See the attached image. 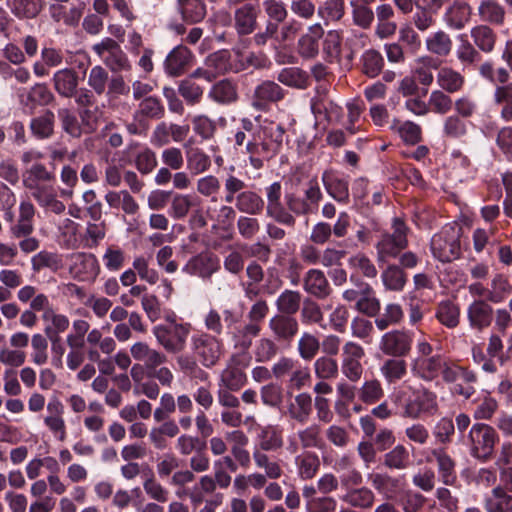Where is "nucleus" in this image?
Segmentation results:
<instances>
[{"label":"nucleus","mask_w":512,"mask_h":512,"mask_svg":"<svg viewBox=\"0 0 512 512\" xmlns=\"http://www.w3.org/2000/svg\"><path fill=\"white\" fill-rule=\"evenodd\" d=\"M129 352L134 361L140 364H144L146 370H155V368L164 365L167 361V355L150 346L145 341L134 342Z\"/></svg>","instance_id":"17"},{"label":"nucleus","mask_w":512,"mask_h":512,"mask_svg":"<svg viewBox=\"0 0 512 512\" xmlns=\"http://www.w3.org/2000/svg\"><path fill=\"white\" fill-rule=\"evenodd\" d=\"M268 327L275 340L290 344L299 332V322L294 316L276 314L270 318Z\"/></svg>","instance_id":"18"},{"label":"nucleus","mask_w":512,"mask_h":512,"mask_svg":"<svg viewBox=\"0 0 512 512\" xmlns=\"http://www.w3.org/2000/svg\"><path fill=\"white\" fill-rule=\"evenodd\" d=\"M143 474V489L147 496L159 503L168 501L169 491L155 478V474L149 467Z\"/></svg>","instance_id":"51"},{"label":"nucleus","mask_w":512,"mask_h":512,"mask_svg":"<svg viewBox=\"0 0 512 512\" xmlns=\"http://www.w3.org/2000/svg\"><path fill=\"white\" fill-rule=\"evenodd\" d=\"M311 111L319 122L341 123L343 108L329 97L328 89L320 86L311 99Z\"/></svg>","instance_id":"10"},{"label":"nucleus","mask_w":512,"mask_h":512,"mask_svg":"<svg viewBox=\"0 0 512 512\" xmlns=\"http://www.w3.org/2000/svg\"><path fill=\"white\" fill-rule=\"evenodd\" d=\"M302 294L299 291L285 289L275 301L278 314L294 316L302 305Z\"/></svg>","instance_id":"47"},{"label":"nucleus","mask_w":512,"mask_h":512,"mask_svg":"<svg viewBox=\"0 0 512 512\" xmlns=\"http://www.w3.org/2000/svg\"><path fill=\"white\" fill-rule=\"evenodd\" d=\"M7 6L18 19H33L42 9L37 0H8Z\"/></svg>","instance_id":"55"},{"label":"nucleus","mask_w":512,"mask_h":512,"mask_svg":"<svg viewBox=\"0 0 512 512\" xmlns=\"http://www.w3.org/2000/svg\"><path fill=\"white\" fill-rule=\"evenodd\" d=\"M220 269L218 257L211 252H201L191 257L183 266L182 271L190 276L210 279Z\"/></svg>","instance_id":"15"},{"label":"nucleus","mask_w":512,"mask_h":512,"mask_svg":"<svg viewBox=\"0 0 512 512\" xmlns=\"http://www.w3.org/2000/svg\"><path fill=\"white\" fill-rule=\"evenodd\" d=\"M443 19L449 28L453 30L463 29L470 20L468 4L453 3L446 9Z\"/></svg>","instance_id":"40"},{"label":"nucleus","mask_w":512,"mask_h":512,"mask_svg":"<svg viewBox=\"0 0 512 512\" xmlns=\"http://www.w3.org/2000/svg\"><path fill=\"white\" fill-rule=\"evenodd\" d=\"M265 202L255 191L246 190L236 198V209L247 215H259L263 212Z\"/></svg>","instance_id":"41"},{"label":"nucleus","mask_w":512,"mask_h":512,"mask_svg":"<svg viewBox=\"0 0 512 512\" xmlns=\"http://www.w3.org/2000/svg\"><path fill=\"white\" fill-rule=\"evenodd\" d=\"M441 354L424 359H411L410 370L412 374L426 382H431L440 376V369L444 360Z\"/></svg>","instance_id":"21"},{"label":"nucleus","mask_w":512,"mask_h":512,"mask_svg":"<svg viewBox=\"0 0 512 512\" xmlns=\"http://www.w3.org/2000/svg\"><path fill=\"white\" fill-rule=\"evenodd\" d=\"M431 455L436 460L441 481L448 486L455 485L457 482L455 460L443 448L432 450Z\"/></svg>","instance_id":"29"},{"label":"nucleus","mask_w":512,"mask_h":512,"mask_svg":"<svg viewBox=\"0 0 512 512\" xmlns=\"http://www.w3.org/2000/svg\"><path fill=\"white\" fill-rule=\"evenodd\" d=\"M191 61V51L183 45H178L167 55L164 68L168 75L178 77L190 67Z\"/></svg>","instance_id":"23"},{"label":"nucleus","mask_w":512,"mask_h":512,"mask_svg":"<svg viewBox=\"0 0 512 512\" xmlns=\"http://www.w3.org/2000/svg\"><path fill=\"white\" fill-rule=\"evenodd\" d=\"M462 229L456 225H445L438 233L434 234L430 249L435 259L446 263L454 261L461 256Z\"/></svg>","instance_id":"4"},{"label":"nucleus","mask_w":512,"mask_h":512,"mask_svg":"<svg viewBox=\"0 0 512 512\" xmlns=\"http://www.w3.org/2000/svg\"><path fill=\"white\" fill-rule=\"evenodd\" d=\"M425 47L432 55L447 57L452 51L453 42L447 32L438 30L425 39Z\"/></svg>","instance_id":"38"},{"label":"nucleus","mask_w":512,"mask_h":512,"mask_svg":"<svg viewBox=\"0 0 512 512\" xmlns=\"http://www.w3.org/2000/svg\"><path fill=\"white\" fill-rule=\"evenodd\" d=\"M297 475L302 480H310L316 476L320 469L319 456L312 451H303L294 459Z\"/></svg>","instance_id":"34"},{"label":"nucleus","mask_w":512,"mask_h":512,"mask_svg":"<svg viewBox=\"0 0 512 512\" xmlns=\"http://www.w3.org/2000/svg\"><path fill=\"white\" fill-rule=\"evenodd\" d=\"M499 440V434L493 426L479 422L471 426L464 441L470 456L486 463L494 457Z\"/></svg>","instance_id":"3"},{"label":"nucleus","mask_w":512,"mask_h":512,"mask_svg":"<svg viewBox=\"0 0 512 512\" xmlns=\"http://www.w3.org/2000/svg\"><path fill=\"white\" fill-rule=\"evenodd\" d=\"M261 324L250 321L233 335L234 346L241 351H247L255 337L261 333Z\"/></svg>","instance_id":"56"},{"label":"nucleus","mask_w":512,"mask_h":512,"mask_svg":"<svg viewBox=\"0 0 512 512\" xmlns=\"http://www.w3.org/2000/svg\"><path fill=\"white\" fill-rule=\"evenodd\" d=\"M179 11L184 21L197 23L206 15V5L202 0H178Z\"/></svg>","instance_id":"60"},{"label":"nucleus","mask_w":512,"mask_h":512,"mask_svg":"<svg viewBox=\"0 0 512 512\" xmlns=\"http://www.w3.org/2000/svg\"><path fill=\"white\" fill-rule=\"evenodd\" d=\"M299 443L304 451L308 449H321L325 445L322 437V429L319 424L313 423L297 431Z\"/></svg>","instance_id":"50"},{"label":"nucleus","mask_w":512,"mask_h":512,"mask_svg":"<svg viewBox=\"0 0 512 512\" xmlns=\"http://www.w3.org/2000/svg\"><path fill=\"white\" fill-rule=\"evenodd\" d=\"M52 84L59 96L72 98L79 85L78 73L73 68L60 69L53 74Z\"/></svg>","instance_id":"26"},{"label":"nucleus","mask_w":512,"mask_h":512,"mask_svg":"<svg viewBox=\"0 0 512 512\" xmlns=\"http://www.w3.org/2000/svg\"><path fill=\"white\" fill-rule=\"evenodd\" d=\"M49 12L55 22H62L71 27L76 26L82 17V9L75 5L67 7L63 4H52Z\"/></svg>","instance_id":"48"},{"label":"nucleus","mask_w":512,"mask_h":512,"mask_svg":"<svg viewBox=\"0 0 512 512\" xmlns=\"http://www.w3.org/2000/svg\"><path fill=\"white\" fill-rule=\"evenodd\" d=\"M406 392L400 390L395 395V403L401 406V416L413 420L422 416H433L439 410L437 395L426 387L412 389V394L405 398Z\"/></svg>","instance_id":"2"},{"label":"nucleus","mask_w":512,"mask_h":512,"mask_svg":"<svg viewBox=\"0 0 512 512\" xmlns=\"http://www.w3.org/2000/svg\"><path fill=\"white\" fill-rule=\"evenodd\" d=\"M134 113L146 120L161 119L165 115V107L159 98L147 96L142 99Z\"/></svg>","instance_id":"59"},{"label":"nucleus","mask_w":512,"mask_h":512,"mask_svg":"<svg viewBox=\"0 0 512 512\" xmlns=\"http://www.w3.org/2000/svg\"><path fill=\"white\" fill-rule=\"evenodd\" d=\"M419 66L414 70V75L423 86H430L434 81L432 70H438L440 63L431 56H422L417 59Z\"/></svg>","instance_id":"61"},{"label":"nucleus","mask_w":512,"mask_h":512,"mask_svg":"<svg viewBox=\"0 0 512 512\" xmlns=\"http://www.w3.org/2000/svg\"><path fill=\"white\" fill-rule=\"evenodd\" d=\"M389 128L392 132L397 133L405 144L416 145L422 140V129L413 121H401L394 118Z\"/></svg>","instance_id":"35"},{"label":"nucleus","mask_w":512,"mask_h":512,"mask_svg":"<svg viewBox=\"0 0 512 512\" xmlns=\"http://www.w3.org/2000/svg\"><path fill=\"white\" fill-rule=\"evenodd\" d=\"M248 366V361L239 355H233L221 372L219 386L229 388L233 391H239L247 382V376L244 368Z\"/></svg>","instance_id":"16"},{"label":"nucleus","mask_w":512,"mask_h":512,"mask_svg":"<svg viewBox=\"0 0 512 512\" xmlns=\"http://www.w3.org/2000/svg\"><path fill=\"white\" fill-rule=\"evenodd\" d=\"M436 82L439 89L449 94H455L463 90L466 79L461 72L450 66H439Z\"/></svg>","instance_id":"28"},{"label":"nucleus","mask_w":512,"mask_h":512,"mask_svg":"<svg viewBox=\"0 0 512 512\" xmlns=\"http://www.w3.org/2000/svg\"><path fill=\"white\" fill-rule=\"evenodd\" d=\"M321 179L329 196L338 203H349L350 193L348 180L338 177L332 171H324Z\"/></svg>","instance_id":"25"},{"label":"nucleus","mask_w":512,"mask_h":512,"mask_svg":"<svg viewBox=\"0 0 512 512\" xmlns=\"http://www.w3.org/2000/svg\"><path fill=\"white\" fill-rule=\"evenodd\" d=\"M101 272L97 257L92 253L77 252L70 257L69 273L73 279L92 283Z\"/></svg>","instance_id":"12"},{"label":"nucleus","mask_w":512,"mask_h":512,"mask_svg":"<svg viewBox=\"0 0 512 512\" xmlns=\"http://www.w3.org/2000/svg\"><path fill=\"white\" fill-rule=\"evenodd\" d=\"M186 154L187 169L198 175L208 171L212 165L211 158L201 148L184 145Z\"/></svg>","instance_id":"39"},{"label":"nucleus","mask_w":512,"mask_h":512,"mask_svg":"<svg viewBox=\"0 0 512 512\" xmlns=\"http://www.w3.org/2000/svg\"><path fill=\"white\" fill-rule=\"evenodd\" d=\"M435 318L446 328L454 329L460 323V307L451 300L441 301L436 307Z\"/></svg>","instance_id":"45"},{"label":"nucleus","mask_w":512,"mask_h":512,"mask_svg":"<svg viewBox=\"0 0 512 512\" xmlns=\"http://www.w3.org/2000/svg\"><path fill=\"white\" fill-rule=\"evenodd\" d=\"M380 373L387 384H396L407 375V362L403 357H389L381 364Z\"/></svg>","instance_id":"36"},{"label":"nucleus","mask_w":512,"mask_h":512,"mask_svg":"<svg viewBox=\"0 0 512 512\" xmlns=\"http://www.w3.org/2000/svg\"><path fill=\"white\" fill-rule=\"evenodd\" d=\"M413 336L408 330L386 332L380 339L379 350L389 357H405L412 349Z\"/></svg>","instance_id":"13"},{"label":"nucleus","mask_w":512,"mask_h":512,"mask_svg":"<svg viewBox=\"0 0 512 512\" xmlns=\"http://www.w3.org/2000/svg\"><path fill=\"white\" fill-rule=\"evenodd\" d=\"M364 348L357 342L347 341L342 347L341 372L351 383L358 382L364 373Z\"/></svg>","instance_id":"11"},{"label":"nucleus","mask_w":512,"mask_h":512,"mask_svg":"<svg viewBox=\"0 0 512 512\" xmlns=\"http://www.w3.org/2000/svg\"><path fill=\"white\" fill-rule=\"evenodd\" d=\"M266 452L267 451H262L261 449H254L252 458L255 466L258 469H263L264 473L268 474L270 477V480H277L283 475V470L280 464L272 460Z\"/></svg>","instance_id":"62"},{"label":"nucleus","mask_w":512,"mask_h":512,"mask_svg":"<svg viewBox=\"0 0 512 512\" xmlns=\"http://www.w3.org/2000/svg\"><path fill=\"white\" fill-rule=\"evenodd\" d=\"M456 58L464 66H473L481 60V54L466 34L457 36Z\"/></svg>","instance_id":"42"},{"label":"nucleus","mask_w":512,"mask_h":512,"mask_svg":"<svg viewBox=\"0 0 512 512\" xmlns=\"http://www.w3.org/2000/svg\"><path fill=\"white\" fill-rule=\"evenodd\" d=\"M324 36V29L320 23L310 25L307 32L302 34L297 42L298 54L307 60L319 54V40Z\"/></svg>","instance_id":"20"},{"label":"nucleus","mask_w":512,"mask_h":512,"mask_svg":"<svg viewBox=\"0 0 512 512\" xmlns=\"http://www.w3.org/2000/svg\"><path fill=\"white\" fill-rule=\"evenodd\" d=\"M208 97L221 105H229L235 103L238 98V85L231 79H222L213 84Z\"/></svg>","instance_id":"30"},{"label":"nucleus","mask_w":512,"mask_h":512,"mask_svg":"<svg viewBox=\"0 0 512 512\" xmlns=\"http://www.w3.org/2000/svg\"><path fill=\"white\" fill-rule=\"evenodd\" d=\"M31 267L34 272H40L43 269L57 272L63 267L62 256L57 252L42 250L31 258Z\"/></svg>","instance_id":"49"},{"label":"nucleus","mask_w":512,"mask_h":512,"mask_svg":"<svg viewBox=\"0 0 512 512\" xmlns=\"http://www.w3.org/2000/svg\"><path fill=\"white\" fill-rule=\"evenodd\" d=\"M405 248V245L392 238L390 233L385 232L376 244L378 260L385 261L387 258H395Z\"/></svg>","instance_id":"64"},{"label":"nucleus","mask_w":512,"mask_h":512,"mask_svg":"<svg viewBox=\"0 0 512 512\" xmlns=\"http://www.w3.org/2000/svg\"><path fill=\"white\" fill-rule=\"evenodd\" d=\"M256 439L262 451H278L283 447V431L276 425L259 426Z\"/></svg>","instance_id":"32"},{"label":"nucleus","mask_w":512,"mask_h":512,"mask_svg":"<svg viewBox=\"0 0 512 512\" xmlns=\"http://www.w3.org/2000/svg\"><path fill=\"white\" fill-rule=\"evenodd\" d=\"M469 325L479 331L489 327L493 319V308L484 299L474 300L467 308Z\"/></svg>","instance_id":"22"},{"label":"nucleus","mask_w":512,"mask_h":512,"mask_svg":"<svg viewBox=\"0 0 512 512\" xmlns=\"http://www.w3.org/2000/svg\"><path fill=\"white\" fill-rule=\"evenodd\" d=\"M384 397V389L381 382L372 378L365 380L360 387H358V399L366 405H373L379 402Z\"/></svg>","instance_id":"53"},{"label":"nucleus","mask_w":512,"mask_h":512,"mask_svg":"<svg viewBox=\"0 0 512 512\" xmlns=\"http://www.w3.org/2000/svg\"><path fill=\"white\" fill-rule=\"evenodd\" d=\"M92 51L112 72H127L132 68L127 54L120 44L111 37H105L92 46Z\"/></svg>","instance_id":"8"},{"label":"nucleus","mask_w":512,"mask_h":512,"mask_svg":"<svg viewBox=\"0 0 512 512\" xmlns=\"http://www.w3.org/2000/svg\"><path fill=\"white\" fill-rule=\"evenodd\" d=\"M54 100V94L45 83H36L20 95V103L30 114L34 113L37 107L48 106Z\"/></svg>","instance_id":"19"},{"label":"nucleus","mask_w":512,"mask_h":512,"mask_svg":"<svg viewBox=\"0 0 512 512\" xmlns=\"http://www.w3.org/2000/svg\"><path fill=\"white\" fill-rule=\"evenodd\" d=\"M312 414V397L308 393H299L287 405L285 415L300 424L306 423Z\"/></svg>","instance_id":"31"},{"label":"nucleus","mask_w":512,"mask_h":512,"mask_svg":"<svg viewBox=\"0 0 512 512\" xmlns=\"http://www.w3.org/2000/svg\"><path fill=\"white\" fill-rule=\"evenodd\" d=\"M259 10L251 4L246 3L237 8L234 12V27L239 35H249L257 27Z\"/></svg>","instance_id":"27"},{"label":"nucleus","mask_w":512,"mask_h":512,"mask_svg":"<svg viewBox=\"0 0 512 512\" xmlns=\"http://www.w3.org/2000/svg\"><path fill=\"white\" fill-rule=\"evenodd\" d=\"M318 16L324 21L325 25L331 22L340 21L345 15L344 0H325L317 8Z\"/></svg>","instance_id":"57"},{"label":"nucleus","mask_w":512,"mask_h":512,"mask_svg":"<svg viewBox=\"0 0 512 512\" xmlns=\"http://www.w3.org/2000/svg\"><path fill=\"white\" fill-rule=\"evenodd\" d=\"M505 14V8L496 0H482L478 6V16L485 23L501 26Z\"/></svg>","instance_id":"44"},{"label":"nucleus","mask_w":512,"mask_h":512,"mask_svg":"<svg viewBox=\"0 0 512 512\" xmlns=\"http://www.w3.org/2000/svg\"><path fill=\"white\" fill-rule=\"evenodd\" d=\"M272 373L277 380L287 378V387L291 390H301L311 380L309 367L289 356L280 357L272 365Z\"/></svg>","instance_id":"7"},{"label":"nucleus","mask_w":512,"mask_h":512,"mask_svg":"<svg viewBox=\"0 0 512 512\" xmlns=\"http://www.w3.org/2000/svg\"><path fill=\"white\" fill-rule=\"evenodd\" d=\"M22 185L34 200L55 187V175L42 163H34L22 174Z\"/></svg>","instance_id":"9"},{"label":"nucleus","mask_w":512,"mask_h":512,"mask_svg":"<svg viewBox=\"0 0 512 512\" xmlns=\"http://www.w3.org/2000/svg\"><path fill=\"white\" fill-rule=\"evenodd\" d=\"M191 350L195 358L204 368L215 367L225 354V345L220 337L201 331L190 340Z\"/></svg>","instance_id":"5"},{"label":"nucleus","mask_w":512,"mask_h":512,"mask_svg":"<svg viewBox=\"0 0 512 512\" xmlns=\"http://www.w3.org/2000/svg\"><path fill=\"white\" fill-rule=\"evenodd\" d=\"M340 500L353 508L369 509L375 502V494L370 488L361 486L348 490Z\"/></svg>","instance_id":"37"},{"label":"nucleus","mask_w":512,"mask_h":512,"mask_svg":"<svg viewBox=\"0 0 512 512\" xmlns=\"http://www.w3.org/2000/svg\"><path fill=\"white\" fill-rule=\"evenodd\" d=\"M190 331V323H178L174 320L152 328L156 342L170 354H180L184 351Z\"/></svg>","instance_id":"6"},{"label":"nucleus","mask_w":512,"mask_h":512,"mask_svg":"<svg viewBox=\"0 0 512 512\" xmlns=\"http://www.w3.org/2000/svg\"><path fill=\"white\" fill-rule=\"evenodd\" d=\"M470 37L479 52L492 53L498 41L497 33L486 24H479L471 28Z\"/></svg>","instance_id":"33"},{"label":"nucleus","mask_w":512,"mask_h":512,"mask_svg":"<svg viewBox=\"0 0 512 512\" xmlns=\"http://www.w3.org/2000/svg\"><path fill=\"white\" fill-rule=\"evenodd\" d=\"M383 285L387 290L400 292L407 282V274L399 265H389L381 274Z\"/></svg>","instance_id":"52"},{"label":"nucleus","mask_w":512,"mask_h":512,"mask_svg":"<svg viewBox=\"0 0 512 512\" xmlns=\"http://www.w3.org/2000/svg\"><path fill=\"white\" fill-rule=\"evenodd\" d=\"M384 58L375 49L366 50L361 56L362 72L369 78L377 77L384 68Z\"/></svg>","instance_id":"58"},{"label":"nucleus","mask_w":512,"mask_h":512,"mask_svg":"<svg viewBox=\"0 0 512 512\" xmlns=\"http://www.w3.org/2000/svg\"><path fill=\"white\" fill-rule=\"evenodd\" d=\"M493 100L496 105L501 107V118L506 122L512 121V83L497 86Z\"/></svg>","instance_id":"54"},{"label":"nucleus","mask_w":512,"mask_h":512,"mask_svg":"<svg viewBox=\"0 0 512 512\" xmlns=\"http://www.w3.org/2000/svg\"><path fill=\"white\" fill-rule=\"evenodd\" d=\"M343 35L340 30H329L323 41V53L328 62L339 60L342 52Z\"/></svg>","instance_id":"63"},{"label":"nucleus","mask_w":512,"mask_h":512,"mask_svg":"<svg viewBox=\"0 0 512 512\" xmlns=\"http://www.w3.org/2000/svg\"><path fill=\"white\" fill-rule=\"evenodd\" d=\"M285 95L286 90L279 84L266 80L255 87L251 105L258 111H268L272 104L283 100Z\"/></svg>","instance_id":"14"},{"label":"nucleus","mask_w":512,"mask_h":512,"mask_svg":"<svg viewBox=\"0 0 512 512\" xmlns=\"http://www.w3.org/2000/svg\"><path fill=\"white\" fill-rule=\"evenodd\" d=\"M200 198L192 194L174 195L169 208V214L176 220L184 219L190 210L200 205Z\"/></svg>","instance_id":"46"},{"label":"nucleus","mask_w":512,"mask_h":512,"mask_svg":"<svg viewBox=\"0 0 512 512\" xmlns=\"http://www.w3.org/2000/svg\"><path fill=\"white\" fill-rule=\"evenodd\" d=\"M55 115L51 110H44L39 116L31 119L32 135L40 140L48 139L54 134Z\"/></svg>","instance_id":"43"},{"label":"nucleus","mask_w":512,"mask_h":512,"mask_svg":"<svg viewBox=\"0 0 512 512\" xmlns=\"http://www.w3.org/2000/svg\"><path fill=\"white\" fill-rule=\"evenodd\" d=\"M284 127L274 121L264 120L255 125L254 134L247 142L246 154L249 163L255 170L264 167V163L274 158L282 149Z\"/></svg>","instance_id":"1"},{"label":"nucleus","mask_w":512,"mask_h":512,"mask_svg":"<svg viewBox=\"0 0 512 512\" xmlns=\"http://www.w3.org/2000/svg\"><path fill=\"white\" fill-rule=\"evenodd\" d=\"M303 289L317 299H325L331 293L329 282L320 269H310L303 278Z\"/></svg>","instance_id":"24"}]
</instances>
